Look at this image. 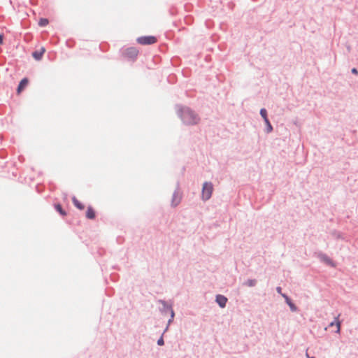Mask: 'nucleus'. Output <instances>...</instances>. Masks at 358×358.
Returning a JSON list of instances; mask_svg holds the SVG:
<instances>
[{
	"mask_svg": "<svg viewBox=\"0 0 358 358\" xmlns=\"http://www.w3.org/2000/svg\"><path fill=\"white\" fill-rule=\"evenodd\" d=\"M338 317H339V315L337 317L335 318V321L334 322H331L330 324H329L330 327H332L334 324L336 325V327H337L336 332L337 333H339L340 330H341V322L338 320Z\"/></svg>",
	"mask_w": 358,
	"mask_h": 358,
	"instance_id": "obj_11",
	"label": "nucleus"
},
{
	"mask_svg": "<svg viewBox=\"0 0 358 358\" xmlns=\"http://www.w3.org/2000/svg\"><path fill=\"white\" fill-rule=\"evenodd\" d=\"M73 203L76 208L80 210L84 209V205L81 203L76 197H73L72 199Z\"/></svg>",
	"mask_w": 358,
	"mask_h": 358,
	"instance_id": "obj_12",
	"label": "nucleus"
},
{
	"mask_svg": "<svg viewBox=\"0 0 358 358\" xmlns=\"http://www.w3.org/2000/svg\"><path fill=\"white\" fill-rule=\"evenodd\" d=\"M352 73L357 75L358 73V71L355 68H354L352 69Z\"/></svg>",
	"mask_w": 358,
	"mask_h": 358,
	"instance_id": "obj_19",
	"label": "nucleus"
},
{
	"mask_svg": "<svg viewBox=\"0 0 358 358\" xmlns=\"http://www.w3.org/2000/svg\"><path fill=\"white\" fill-rule=\"evenodd\" d=\"M181 201V196L178 193H174L173 195L172 204L176 206Z\"/></svg>",
	"mask_w": 358,
	"mask_h": 358,
	"instance_id": "obj_9",
	"label": "nucleus"
},
{
	"mask_svg": "<svg viewBox=\"0 0 358 358\" xmlns=\"http://www.w3.org/2000/svg\"><path fill=\"white\" fill-rule=\"evenodd\" d=\"M3 34H0V44L3 43Z\"/></svg>",
	"mask_w": 358,
	"mask_h": 358,
	"instance_id": "obj_20",
	"label": "nucleus"
},
{
	"mask_svg": "<svg viewBox=\"0 0 358 358\" xmlns=\"http://www.w3.org/2000/svg\"><path fill=\"white\" fill-rule=\"evenodd\" d=\"M28 83H29V80L27 78H23L20 81V83L18 85L17 90V94L21 93V92L27 86Z\"/></svg>",
	"mask_w": 358,
	"mask_h": 358,
	"instance_id": "obj_7",
	"label": "nucleus"
},
{
	"mask_svg": "<svg viewBox=\"0 0 358 358\" xmlns=\"http://www.w3.org/2000/svg\"><path fill=\"white\" fill-rule=\"evenodd\" d=\"M246 284L250 287H252V286L255 285L256 280H249L247 281Z\"/></svg>",
	"mask_w": 358,
	"mask_h": 358,
	"instance_id": "obj_16",
	"label": "nucleus"
},
{
	"mask_svg": "<svg viewBox=\"0 0 358 358\" xmlns=\"http://www.w3.org/2000/svg\"><path fill=\"white\" fill-rule=\"evenodd\" d=\"M96 213L92 207L89 206L86 212V217L88 219L93 220L95 218Z\"/></svg>",
	"mask_w": 358,
	"mask_h": 358,
	"instance_id": "obj_8",
	"label": "nucleus"
},
{
	"mask_svg": "<svg viewBox=\"0 0 358 358\" xmlns=\"http://www.w3.org/2000/svg\"><path fill=\"white\" fill-rule=\"evenodd\" d=\"M213 190V185L210 182H204L202 188V199L205 201L208 200Z\"/></svg>",
	"mask_w": 358,
	"mask_h": 358,
	"instance_id": "obj_3",
	"label": "nucleus"
},
{
	"mask_svg": "<svg viewBox=\"0 0 358 358\" xmlns=\"http://www.w3.org/2000/svg\"><path fill=\"white\" fill-rule=\"evenodd\" d=\"M138 54V50L134 47L129 48L124 51V56L127 58L134 59Z\"/></svg>",
	"mask_w": 358,
	"mask_h": 358,
	"instance_id": "obj_4",
	"label": "nucleus"
},
{
	"mask_svg": "<svg viewBox=\"0 0 358 358\" xmlns=\"http://www.w3.org/2000/svg\"><path fill=\"white\" fill-rule=\"evenodd\" d=\"M216 301L220 307L224 308L226 306L227 299L224 296L217 295L216 296Z\"/></svg>",
	"mask_w": 358,
	"mask_h": 358,
	"instance_id": "obj_6",
	"label": "nucleus"
},
{
	"mask_svg": "<svg viewBox=\"0 0 358 358\" xmlns=\"http://www.w3.org/2000/svg\"><path fill=\"white\" fill-rule=\"evenodd\" d=\"M180 115L183 122L186 124H197L200 120L198 115L189 108H181Z\"/></svg>",
	"mask_w": 358,
	"mask_h": 358,
	"instance_id": "obj_1",
	"label": "nucleus"
},
{
	"mask_svg": "<svg viewBox=\"0 0 358 358\" xmlns=\"http://www.w3.org/2000/svg\"><path fill=\"white\" fill-rule=\"evenodd\" d=\"M55 208L57 209V210L58 212H59V213L62 215H66V213L63 210L62 208V206L60 204H57L55 205Z\"/></svg>",
	"mask_w": 358,
	"mask_h": 358,
	"instance_id": "obj_14",
	"label": "nucleus"
},
{
	"mask_svg": "<svg viewBox=\"0 0 358 358\" xmlns=\"http://www.w3.org/2000/svg\"><path fill=\"white\" fill-rule=\"evenodd\" d=\"M157 344L159 345H164V340H163V338H160L158 341H157Z\"/></svg>",
	"mask_w": 358,
	"mask_h": 358,
	"instance_id": "obj_17",
	"label": "nucleus"
},
{
	"mask_svg": "<svg viewBox=\"0 0 358 358\" xmlns=\"http://www.w3.org/2000/svg\"><path fill=\"white\" fill-rule=\"evenodd\" d=\"M45 52V48L44 47H41L39 50H37L32 53V56L36 60H41Z\"/></svg>",
	"mask_w": 358,
	"mask_h": 358,
	"instance_id": "obj_5",
	"label": "nucleus"
},
{
	"mask_svg": "<svg viewBox=\"0 0 358 358\" xmlns=\"http://www.w3.org/2000/svg\"><path fill=\"white\" fill-rule=\"evenodd\" d=\"M311 358H314V357H311Z\"/></svg>",
	"mask_w": 358,
	"mask_h": 358,
	"instance_id": "obj_24",
	"label": "nucleus"
},
{
	"mask_svg": "<svg viewBox=\"0 0 358 358\" xmlns=\"http://www.w3.org/2000/svg\"><path fill=\"white\" fill-rule=\"evenodd\" d=\"M260 114L262 115V117L264 118V120L265 119H267V112H266V110L264 109V108H262L260 110Z\"/></svg>",
	"mask_w": 358,
	"mask_h": 358,
	"instance_id": "obj_15",
	"label": "nucleus"
},
{
	"mask_svg": "<svg viewBox=\"0 0 358 358\" xmlns=\"http://www.w3.org/2000/svg\"><path fill=\"white\" fill-rule=\"evenodd\" d=\"M282 296L285 299V301H286L287 303L289 305V306L290 307L291 310H293V311H296V308L292 303V301H290L289 297L287 295H285V294H282Z\"/></svg>",
	"mask_w": 358,
	"mask_h": 358,
	"instance_id": "obj_10",
	"label": "nucleus"
},
{
	"mask_svg": "<svg viewBox=\"0 0 358 358\" xmlns=\"http://www.w3.org/2000/svg\"><path fill=\"white\" fill-rule=\"evenodd\" d=\"M276 289H277V292H278V293H280V294H282L281 293V290H282V289H281V287H278Z\"/></svg>",
	"mask_w": 358,
	"mask_h": 358,
	"instance_id": "obj_21",
	"label": "nucleus"
},
{
	"mask_svg": "<svg viewBox=\"0 0 358 358\" xmlns=\"http://www.w3.org/2000/svg\"><path fill=\"white\" fill-rule=\"evenodd\" d=\"M264 122H265V123H266V124L267 126H268V124H271L268 118H267V119H265V120H264Z\"/></svg>",
	"mask_w": 358,
	"mask_h": 358,
	"instance_id": "obj_22",
	"label": "nucleus"
},
{
	"mask_svg": "<svg viewBox=\"0 0 358 358\" xmlns=\"http://www.w3.org/2000/svg\"><path fill=\"white\" fill-rule=\"evenodd\" d=\"M173 315H174V313H173V311L172 310V312H171V317H173Z\"/></svg>",
	"mask_w": 358,
	"mask_h": 358,
	"instance_id": "obj_23",
	"label": "nucleus"
},
{
	"mask_svg": "<svg viewBox=\"0 0 358 358\" xmlns=\"http://www.w3.org/2000/svg\"><path fill=\"white\" fill-rule=\"evenodd\" d=\"M49 23V21L48 19L46 18H41L39 22H38V25L41 26V27H45L46 25H48Z\"/></svg>",
	"mask_w": 358,
	"mask_h": 358,
	"instance_id": "obj_13",
	"label": "nucleus"
},
{
	"mask_svg": "<svg viewBox=\"0 0 358 358\" xmlns=\"http://www.w3.org/2000/svg\"><path fill=\"white\" fill-rule=\"evenodd\" d=\"M273 128L271 124H268L267 126V131L271 132L272 131Z\"/></svg>",
	"mask_w": 358,
	"mask_h": 358,
	"instance_id": "obj_18",
	"label": "nucleus"
},
{
	"mask_svg": "<svg viewBox=\"0 0 358 358\" xmlns=\"http://www.w3.org/2000/svg\"><path fill=\"white\" fill-rule=\"evenodd\" d=\"M136 41L138 44L143 45H152L157 42V38L154 36H145L138 37Z\"/></svg>",
	"mask_w": 358,
	"mask_h": 358,
	"instance_id": "obj_2",
	"label": "nucleus"
}]
</instances>
